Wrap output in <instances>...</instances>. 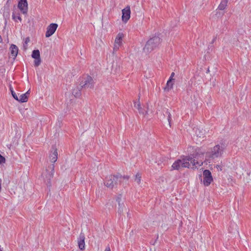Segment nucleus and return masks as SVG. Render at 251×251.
<instances>
[{"label":"nucleus","mask_w":251,"mask_h":251,"mask_svg":"<svg viewBox=\"0 0 251 251\" xmlns=\"http://www.w3.org/2000/svg\"><path fill=\"white\" fill-rule=\"evenodd\" d=\"M190 156L184 157L182 159H177L172 166V170H179L182 168H193L199 164L198 161Z\"/></svg>","instance_id":"f257e3e1"},{"label":"nucleus","mask_w":251,"mask_h":251,"mask_svg":"<svg viewBox=\"0 0 251 251\" xmlns=\"http://www.w3.org/2000/svg\"><path fill=\"white\" fill-rule=\"evenodd\" d=\"M225 146L224 144L217 145L213 148L210 149V151L206 152L205 156L207 160L214 159L219 157H221L225 149Z\"/></svg>","instance_id":"f03ea898"},{"label":"nucleus","mask_w":251,"mask_h":251,"mask_svg":"<svg viewBox=\"0 0 251 251\" xmlns=\"http://www.w3.org/2000/svg\"><path fill=\"white\" fill-rule=\"evenodd\" d=\"M161 42L160 37L154 36L150 38L146 43L143 50L146 53H149L157 47Z\"/></svg>","instance_id":"7ed1b4c3"},{"label":"nucleus","mask_w":251,"mask_h":251,"mask_svg":"<svg viewBox=\"0 0 251 251\" xmlns=\"http://www.w3.org/2000/svg\"><path fill=\"white\" fill-rule=\"evenodd\" d=\"M122 176L119 174L116 175L110 176L106 178L105 185L109 188L112 189L117 187L118 183L121 182Z\"/></svg>","instance_id":"20e7f679"},{"label":"nucleus","mask_w":251,"mask_h":251,"mask_svg":"<svg viewBox=\"0 0 251 251\" xmlns=\"http://www.w3.org/2000/svg\"><path fill=\"white\" fill-rule=\"evenodd\" d=\"M94 84V81L93 78L91 76L88 75L83 78L79 85L82 88L88 89L93 88Z\"/></svg>","instance_id":"39448f33"},{"label":"nucleus","mask_w":251,"mask_h":251,"mask_svg":"<svg viewBox=\"0 0 251 251\" xmlns=\"http://www.w3.org/2000/svg\"><path fill=\"white\" fill-rule=\"evenodd\" d=\"M49 170H50V172L48 173V170H46V172L43 174V176L46 175V178H45V181L46 182L47 185L48 186H50V180L53 176L54 166L53 164L50 165L48 167Z\"/></svg>","instance_id":"423d86ee"},{"label":"nucleus","mask_w":251,"mask_h":251,"mask_svg":"<svg viewBox=\"0 0 251 251\" xmlns=\"http://www.w3.org/2000/svg\"><path fill=\"white\" fill-rule=\"evenodd\" d=\"M203 184L205 186H208L213 181L210 171L208 170H205L203 172Z\"/></svg>","instance_id":"0eeeda50"},{"label":"nucleus","mask_w":251,"mask_h":251,"mask_svg":"<svg viewBox=\"0 0 251 251\" xmlns=\"http://www.w3.org/2000/svg\"><path fill=\"white\" fill-rule=\"evenodd\" d=\"M122 21L124 23H126L130 17V8L129 6H127L124 8L122 11Z\"/></svg>","instance_id":"6e6552de"},{"label":"nucleus","mask_w":251,"mask_h":251,"mask_svg":"<svg viewBox=\"0 0 251 251\" xmlns=\"http://www.w3.org/2000/svg\"><path fill=\"white\" fill-rule=\"evenodd\" d=\"M31 56L35 59L34 61V66L35 67L39 66L41 62L39 50H33L32 52Z\"/></svg>","instance_id":"1a4fd4ad"},{"label":"nucleus","mask_w":251,"mask_h":251,"mask_svg":"<svg viewBox=\"0 0 251 251\" xmlns=\"http://www.w3.org/2000/svg\"><path fill=\"white\" fill-rule=\"evenodd\" d=\"M58 27V25L55 23L50 24L47 28L46 37H49L54 34Z\"/></svg>","instance_id":"9d476101"},{"label":"nucleus","mask_w":251,"mask_h":251,"mask_svg":"<svg viewBox=\"0 0 251 251\" xmlns=\"http://www.w3.org/2000/svg\"><path fill=\"white\" fill-rule=\"evenodd\" d=\"M27 0H20L18 7L23 14H26L28 10Z\"/></svg>","instance_id":"9b49d317"},{"label":"nucleus","mask_w":251,"mask_h":251,"mask_svg":"<svg viewBox=\"0 0 251 251\" xmlns=\"http://www.w3.org/2000/svg\"><path fill=\"white\" fill-rule=\"evenodd\" d=\"M57 150L54 146H52L51 148V152L50 154L49 157L50 161L52 163H54L57 160Z\"/></svg>","instance_id":"f8f14e48"},{"label":"nucleus","mask_w":251,"mask_h":251,"mask_svg":"<svg viewBox=\"0 0 251 251\" xmlns=\"http://www.w3.org/2000/svg\"><path fill=\"white\" fill-rule=\"evenodd\" d=\"M85 235L83 233H80L79 238L78 239V244L79 248L82 250L85 248Z\"/></svg>","instance_id":"ddd939ff"},{"label":"nucleus","mask_w":251,"mask_h":251,"mask_svg":"<svg viewBox=\"0 0 251 251\" xmlns=\"http://www.w3.org/2000/svg\"><path fill=\"white\" fill-rule=\"evenodd\" d=\"M9 49L10 51V55L11 57H13L14 59L15 58L18 52V47L15 45L12 44Z\"/></svg>","instance_id":"4468645a"},{"label":"nucleus","mask_w":251,"mask_h":251,"mask_svg":"<svg viewBox=\"0 0 251 251\" xmlns=\"http://www.w3.org/2000/svg\"><path fill=\"white\" fill-rule=\"evenodd\" d=\"M82 88L79 85V86H77L74 89L72 90V94L75 98H79L81 95V90Z\"/></svg>","instance_id":"2eb2a0df"},{"label":"nucleus","mask_w":251,"mask_h":251,"mask_svg":"<svg viewBox=\"0 0 251 251\" xmlns=\"http://www.w3.org/2000/svg\"><path fill=\"white\" fill-rule=\"evenodd\" d=\"M29 95V90H28L25 94H23L21 95L19 97H18V101L21 102H25L27 101L28 97Z\"/></svg>","instance_id":"dca6fc26"},{"label":"nucleus","mask_w":251,"mask_h":251,"mask_svg":"<svg viewBox=\"0 0 251 251\" xmlns=\"http://www.w3.org/2000/svg\"><path fill=\"white\" fill-rule=\"evenodd\" d=\"M227 2L228 0H222L216 10H224L227 6Z\"/></svg>","instance_id":"f3484780"},{"label":"nucleus","mask_w":251,"mask_h":251,"mask_svg":"<svg viewBox=\"0 0 251 251\" xmlns=\"http://www.w3.org/2000/svg\"><path fill=\"white\" fill-rule=\"evenodd\" d=\"M173 83L171 79H169L166 84L165 87L164 88L165 91H169L171 88H173Z\"/></svg>","instance_id":"a211bd4d"},{"label":"nucleus","mask_w":251,"mask_h":251,"mask_svg":"<svg viewBox=\"0 0 251 251\" xmlns=\"http://www.w3.org/2000/svg\"><path fill=\"white\" fill-rule=\"evenodd\" d=\"M163 113H165L167 115V120L169 122L170 126H171V114L168 111V109L167 108L163 109Z\"/></svg>","instance_id":"6ab92c4d"},{"label":"nucleus","mask_w":251,"mask_h":251,"mask_svg":"<svg viewBox=\"0 0 251 251\" xmlns=\"http://www.w3.org/2000/svg\"><path fill=\"white\" fill-rule=\"evenodd\" d=\"M123 37V33H119L115 40V43L116 44H121L122 41V38Z\"/></svg>","instance_id":"aec40b11"},{"label":"nucleus","mask_w":251,"mask_h":251,"mask_svg":"<svg viewBox=\"0 0 251 251\" xmlns=\"http://www.w3.org/2000/svg\"><path fill=\"white\" fill-rule=\"evenodd\" d=\"M119 207L118 212L119 214H121L123 211V207L124 206V204L123 203L118 204Z\"/></svg>","instance_id":"412c9836"},{"label":"nucleus","mask_w":251,"mask_h":251,"mask_svg":"<svg viewBox=\"0 0 251 251\" xmlns=\"http://www.w3.org/2000/svg\"><path fill=\"white\" fill-rule=\"evenodd\" d=\"M141 176L139 173H137L135 176V180L137 181V182L139 184L141 181Z\"/></svg>","instance_id":"4be33fe9"},{"label":"nucleus","mask_w":251,"mask_h":251,"mask_svg":"<svg viewBox=\"0 0 251 251\" xmlns=\"http://www.w3.org/2000/svg\"><path fill=\"white\" fill-rule=\"evenodd\" d=\"M10 91H11V94L13 96V97L16 100H18V96L17 95V94L15 93V92L12 90V89L11 88H10Z\"/></svg>","instance_id":"5701e85b"},{"label":"nucleus","mask_w":251,"mask_h":251,"mask_svg":"<svg viewBox=\"0 0 251 251\" xmlns=\"http://www.w3.org/2000/svg\"><path fill=\"white\" fill-rule=\"evenodd\" d=\"M12 18L13 20L16 21L17 19H18L20 21H22V19L20 16H15L14 13H13L12 15Z\"/></svg>","instance_id":"b1692460"},{"label":"nucleus","mask_w":251,"mask_h":251,"mask_svg":"<svg viewBox=\"0 0 251 251\" xmlns=\"http://www.w3.org/2000/svg\"><path fill=\"white\" fill-rule=\"evenodd\" d=\"M134 107L137 109L138 111H140V109H141L140 102H138L137 104H136V102H134Z\"/></svg>","instance_id":"393cba45"},{"label":"nucleus","mask_w":251,"mask_h":251,"mask_svg":"<svg viewBox=\"0 0 251 251\" xmlns=\"http://www.w3.org/2000/svg\"><path fill=\"white\" fill-rule=\"evenodd\" d=\"M122 201V195L120 194L116 198V201L118 202V204L121 203V201Z\"/></svg>","instance_id":"a878e982"},{"label":"nucleus","mask_w":251,"mask_h":251,"mask_svg":"<svg viewBox=\"0 0 251 251\" xmlns=\"http://www.w3.org/2000/svg\"><path fill=\"white\" fill-rule=\"evenodd\" d=\"M139 114H142V115H145L147 113V111L143 110L142 108L141 109H140V111H138Z\"/></svg>","instance_id":"bb28decb"},{"label":"nucleus","mask_w":251,"mask_h":251,"mask_svg":"<svg viewBox=\"0 0 251 251\" xmlns=\"http://www.w3.org/2000/svg\"><path fill=\"white\" fill-rule=\"evenodd\" d=\"M5 161V159L4 157H3L2 155H1L0 154V164L4 163Z\"/></svg>","instance_id":"cd10ccee"},{"label":"nucleus","mask_w":251,"mask_h":251,"mask_svg":"<svg viewBox=\"0 0 251 251\" xmlns=\"http://www.w3.org/2000/svg\"><path fill=\"white\" fill-rule=\"evenodd\" d=\"M29 41H30V40H29V37H27L25 38V44H24V47L25 48V49H26L25 45L27 44V43L29 42Z\"/></svg>","instance_id":"c85d7f7f"},{"label":"nucleus","mask_w":251,"mask_h":251,"mask_svg":"<svg viewBox=\"0 0 251 251\" xmlns=\"http://www.w3.org/2000/svg\"><path fill=\"white\" fill-rule=\"evenodd\" d=\"M120 45H121V44H116V43H115L114 46V50H117L119 49V46Z\"/></svg>","instance_id":"c756f323"},{"label":"nucleus","mask_w":251,"mask_h":251,"mask_svg":"<svg viewBox=\"0 0 251 251\" xmlns=\"http://www.w3.org/2000/svg\"><path fill=\"white\" fill-rule=\"evenodd\" d=\"M198 131H199V132H200L199 130L198 129H197L196 130V131H195V132H196V134H197V136H199V137H200V138H201V136H202V135H203V134H198L197 133V132H198Z\"/></svg>","instance_id":"7c9ffc66"},{"label":"nucleus","mask_w":251,"mask_h":251,"mask_svg":"<svg viewBox=\"0 0 251 251\" xmlns=\"http://www.w3.org/2000/svg\"><path fill=\"white\" fill-rule=\"evenodd\" d=\"M174 75H175V73L174 72L172 73L169 79H171V80H174L173 77L174 76Z\"/></svg>","instance_id":"2f4dec72"},{"label":"nucleus","mask_w":251,"mask_h":251,"mask_svg":"<svg viewBox=\"0 0 251 251\" xmlns=\"http://www.w3.org/2000/svg\"><path fill=\"white\" fill-rule=\"evenodd\" d=\"M129 178V176H122V178H124V179H126L127 180H128Z\"/></svg>","instance_id":"473e14b6"},{"label":"nucleus","mask_w":251,"mask_h":251,"mask_svg":"<svg viewBox=\"0 0 251 251\" xmlns=\"http://www.w3.org/2000/svg\"><path fill=\"white\" fill-rule=\"evenodd\" d=\"M216 168L218 169V170H220V171H222V167L220 165H217L216 166Z\"/></svg>","instance_id":"72a5a7b5"},{"label":"nucleus","mask_w":251,"mask_h":251,"mask_svg":"<svg viewBox=\"0 0 251 251\" xmlns=\"http://www.w3.org/2000/svg\"><path fill=\"white\" fill-rule=\"evenodd\" d=\"M105 251H111L110 247L109 246L106 247V248H105Z\"/></svg>","instance_id":"f704fd0d"},{"label":"nucleus","mask_w":251,"mask_h":251,"mask_svg":"<svg viewBox=\"0 0 251 251\" xmlns=\"http://www.w3.org/2000/svg\"><path fill=\"white\" fill-rule=\"evenodd\" d=\"M216 39H217V37H215L213 39V40H212V41H211V43H210V44H213V43H214V42L216 41Z\"/></svg>","instance_id":"c9c22d12"},{"label":"nucleus","mask_w":251,"mask_h":251,"mask_svg":"<svg viewBox=\"0 0 251 251\" xmlns=\"http://www.w3.org/2000/svg\"><path fill=\"white\" fill-rule=\"evenodd\" d=\"M199 178L201 179V181L202 180V175L201 174L199 176Z\"/></svg>","instance_id":"e433bc0d"},{"label":"nucleus","mask_w":251,"mask_h":251,"mask_svg":"<svg viewBox=\"0 0 251 251\" xmlns=\"http://www.w3.org/2000/svg\"><path fill=\"white\" fill-rule=\"evenodd\" d=\"M2 39L1 37V36L0 35V43H2Z\"/></svg>","instance_id":"4c0bfd02"},{"label":"nucleus","mask_w":251,"mask_h":251,"mask_svg":"<svg viewBox=\"0 0 251 251\" xmlns=\"http://www.w3.org/2000/svg\"><path fill=\"white\" fill-rule=\"evenodd\" d=\"M127 217H129V218H131L130 215V214L129 213V212H127Z\"/></svg>","instance_id":"58836bf2"},{"label":"nucleus","mask_w":251,"mask_h":251,"mask_svg":"<svg viewBox=\"0 0 251 251\" xmlns=\"http://www.w3.org/2000/svg\"><path fill=\"white\" fill-rule=\"evenodd\" d=\"M209 72V68H208L207 70L206 73H208Z\"/></svg>","instance_id":"ea45409f"},{"label":"nucleus","mask_w":251,"mask_h":251,"mask_svg":"<svg viewBox=\"0 0 251 251\" xmlns=\"http://www.w3.org/2000/svg\"><path fill=\"white\" fill-rule=\"evenodd\" d=\"M234 226H235V227L236 228L237 227V225H235Z\"/></svg>","instance_id":"a19ab883"},{"label":"nucleus","mask_w":251,"mask_h":251,"mask_svg":"<svg viewBox=\"0 0 251 251\" xmlns=\"http://www.w3.org/2000/svg\"><path fill=\"white\" fill-rule=\"evenodd\" d=\"M0 251H2L0 249Z\"/></svg>","instance_id":"79ce46f5"}]
</instances>
